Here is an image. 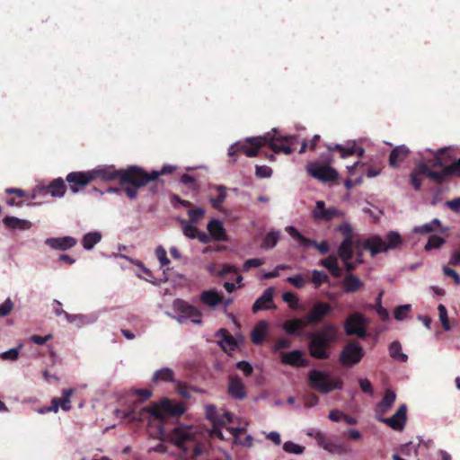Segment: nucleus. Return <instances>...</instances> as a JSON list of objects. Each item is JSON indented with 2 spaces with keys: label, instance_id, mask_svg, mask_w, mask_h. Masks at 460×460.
Masks as SVG:
<instances>
[{
  "label": "nucleus",
  "instance_id": "obj_8",
  "mask_svg": "<svg viewBox=\"0 0 460 460\" xmlns=\"http://www.w3.org/2000/svg\"><path fill=\"white\" fill-rule=\"evenodd\" d=\"M308 384L314 390L323 394L341 390L343 386V381L340 377L331 378L325 372L316 369L309 372Z\"/></svg>",
  "mask_w": 460,
  "mask_h": 460
},
{
  "label": "nucleus",
  "instance_id": "obj_29",
  "mask_svg": "<svg viewBox=\"0 0 460 460\" xmlns=\"http://www.w3.org/2000/svg\"><path fill=\"white\" fill-rule=\"evenodd\" d=\"M329 151H339L341 158H346L349 155H357L358 157L363 156L364 149L362 147H357L355 143L348 144L346 146L341 145L328 146Z\"/></svg>",
  "mask_w": 460,
  "mask_h": 460
},
{
  "label": "nucleus",
  "instance_id": "obj_56",
  "mask_svg": "<svg viewBox=\"0 0 460 460\" xmlns=\"http://www.w3.org/2000/svg\"><path fill=\"white\" fill-rule=\"evenodd\" d=\"M13 308V303L10 298H7L3 304L0 305V316L4 317L8 315Z\"/></svg>",
  "mask_w": 460,
  "mask_h": 460
},
{
  "label": "nucleus",
  "instance_id": "obj_50",
  "mask_svg": "<svg viewBox=\"0 0 460 460\" xmlns=\"http://www.w3.org/2000/svg\"><path fill=\"white\" fill-rule=\"evenodd\" d=\"M411 305H400L394 310V318L398 321H402L408 316V314L411 312Z\"/></svg>",
  "mask_w": 460,
  "mask_h": 460
},
{
  "label": "nucleus",
  "instance_id": "obj_13",
  "mask_svg": "<svg viewBox=\"0 0 460 460\" xmlns=\"http://www.w3.org/2000/svg\"><path fill=\"white\" fill-rule=\"evenodd\" d=\"M368 319L360 313L349 314L344 322V331L347 335H356L361 339L367 337Z\"/></svg>",
  "mask_w": 460,
  "mask_h": 460
},
{
  "label": "nucleus",
  "instance_id": "obj_35",
  "mask_svg": "<svg viewBox=\"0 0 460 460\" xmlns=\"http://www.w3.org/2000/svg\"><path fill=\"white\" fill-rule=\"evenodd\" d=\"M320 265L327 269L333 277L340 278L341 276V270L339 267L337 258L334 255H330L327 258L321 260Z\"/></svg>",
  "mask_w": 460,
  "mask_h": 460
},
{
  "label": "nucleus",
  "instance_id": "obj_18",
  "mask_svg": "<svg viewBox=\"0 0 460 460\" xmlns=\"http://www.w3.org/2000/svg\"><path fill=\"white\" fill-rule=\"evenodd\" d=\"M175 167L172 165H164L160 171H152L147 172L143 168L137 166V185L146 186L151 181H155L160 175L169 174L174 171Z\"/></svg>",
  "mask_w": 460,
  "mask_h": 460
},
{
  "label": "nucleus",
  "instance_id": "obj_42",
  "mask_svg": "<svg viewBox=\"0 0 460 460\" xmlns=\"http://www.w3.org/2000/svg\"><path fill=\"white\" fill-rule=\"evenodd\" d=\"M279 236H280V234L278 231L269 232L265 235V237H264V239H263V241L261 243V247L263 249H267V250L268 249H272L273 247L276 246V244H277V243H278V241L279 239Z\"/></svg>",
  "mask_w": 460,
  "mask_h": 460
},
{
  "label": "nucleus",
  "instance_id": "obj_9",
  "mask_svg": "<svg viewBox=\"0 0 460 460\" xmlns=\"http://www.w3.org/2000/svg\"><path fill=\"white\" fill-rule=\"evenodd\" d=\"M206 418L211 423V429L208 430L209 436L224 440L225 437L222 429L226 424L233 422V414L222 410L219 411L214 405H208L206 407Z\"/></svg>",
  "mask_w": 460,
  "mask_h": 460
},
{
  "label": "nucleus",
  "instance_id": "obj_31",
  "mask_svg": "<svg viewBox=\"0 0 460 460\" xmlns=\"http://www.w3.org/2000/svg\"><path fill=\"white\" fill-rule=\"evenodd\" d=\"M228 393L233 398L237 400H243L245 397V388L243 383L239 377H233L230 379Z\"/></svg>",
  "mask_w": 460,
  "mask_h": 460
},
{
  "label": "nucleus",
  "instance_id": "obj_34",
  "mask_svg": "<svg viewBox=\"0 0 460 460\" xmlns=\"http://www.w3.org/2000/svg\"><path fill=\"white\" fill-rule=\"evenodd\" d=\"M45 193H49L53 197H63L66 186L62 178L53 180L48 186L42 188Z\"/></svg>",
  "mask_w": 460,
  "mask_h": 460
},
{
  "label": "nucleus",
  "instance_id": "obj_33",
  "mask_svg": "<svg viewBox=\"0 0 460 460\" xmlns=\"http://www.w3.org/2000/svg\"><path fill=\"white\" fill-rule=\"evenodd\" d=\"M305 325H308V324L305 323V318L304 319L296 318V319L286 321L283 323L282 328L287 334L298 336L301 334V331Z\"/></svg>",
  "mask_w": 460,
  "mask_h": 460
},
{
  "label": "nucleus",
  "instance_id": "obj_32",
  "mask_svg": "<svg viewBox=\"0 0 460 460\" xmlns=\"http://www.w3.org/2000/svg\"><path fill=\"white\" fill-rule=\"evenodd\" d=\"M342 286L345 293H355L363 287V282L358 276L348 273L342 281Z\"/></svg>",
  "mask_w": 460,
  "mask_h": 460
},
{
  "label": "nucleus",
  "instance_id": "obj_61",
  "mask_svg": "<svg viewBox=\"0 0 460 460\" xmlns=\"http://www.w3.org/2000/svg\"><path fill=\"white\" fill-rule=\"evenodd\" d=\"M358 384H359L361 390L364 393L368 394H373V393H374L373 386L368 379H367V378L359 379Z\"/></svg>",
  "mask_w": 460,
  "mask_h": 460
},
{
  "label": "nucleus",
  "instance_id": "obj_5",
  "mask_svg": "<svg viewBox=\"0 0 460 460\" xmlns=\"http://www.w3.org/2000/svg\"><path fill=\"white\" fill-rule=\"evenodd\" d=\"M402 243L401 235L394 231L389 232L385 239L379 236H373L363 243L358 251H354L357 255L356 262L360 264L363 262L362 256L364 250H369L372 256H375L380 252H385L388 250L395 249L399 247Z\"/></svg>",
  "mask_w": 460,
  "mask_h": 460
},
{
  "label": "nucleus",
  "instance_id": "obj_47",
  "mask_svg": "<svg viewBox=\"0 0 460 460\" xmlns=\"http://www.w3.org/2000/svg\"><path fill=\"white\" fill-rule=\"evenodd\" d=\"M283 450L289 454L301 455L305 451V447L292 441H287L283 445Z\"/></svg>",
  "mask_w": 460,
  "mask_h": 460
},
{
  "label": "nucleus",
  "instance_id": "obj_23",
  "mask_svg": "<svg viewBox=\"0 0 460 460\" xmlns=\"http://www.w3.org/2000/svg\"><path fill=\"white\" fill-rule=\"evenodd\" d=\"M273 292L274 288L271 287L265 289L262 295L255 300L252 308V313L256 314L259 311L274 307Z\"/></svg>",
  "mask_w": 460,
  "mask_h": 460
},
{
  "label": "nucleus",
  "instance_id": "obj_48",
  "mask_svg": "<svg viewBox=\"0 0 460 460\" xmlns=\"http://www.w3.org/2000/svg\"><path fill=\"white\" fill-rule=\"evenodd\" d=\"M438 314H439V320L441 322L442 327L445 331H450L451 326L449 324L448 316H447V311L445 305H439L438 307Z\"/></svg>",
  "mask_w": 460,
  "mask_h": 460
},
{
  "label": "nucleus",
  "instance_id": "obj_28",
  "mask_svg": "<svg viewBox=\"0 0 460 460\" xmlns=\"http://www.w3.org/2000/svg\"><path fill=\"white\" fill-rule=\"evenodd\" d=\"M396 399V394L392 390H387L385 393L383 399L377 403L376 408V418L383 417L393 406Z\"/></svg>",
  "mask_w": 460,
  "mask_h": 460
},
{
  "label": "nucleus",
  "instance_id": "obj_60",
  "mask_svg": "<svg viewBox=\"0 0 460 460\" xmlns=\"http://www.w3.org/2000/svg\"><path fill=\"white\" fill-rule=\"evenodd\" d=\"M291 346V341L286 338L278 339L274 344V350L279 351L284 349H288Z\"/></svg>",
  "mask_w": 460,
  "mask_h": 460
},
{
  "label": "nucleus",
  "instance_id": "obj_58",
  "mask_svg": "<svg viewBox=\"0 0 460 460\" xmlns=\"http://www.w3.org/2000/svg\"><path fill=\"white\" fill-rule=\"evenodd\" d=\"M287 282L290 283L296 288H302L305 284V280L300 275L288 277L287 279Z\"/></svg>",
  "mask_w": 460,
  "mask_h": 460
},
{
  "label": "nucleus",
  "instance_id": "obj_3",
  "mask_svg": "<svg viewBox=\"0 0 460 460\" xmlns=\"http://www.w3.org/2000/svg\"><path fill=\"white\" fill-rule=\"evenodd\" d=\"M424 176L432 180L437 184H442L452 176H460V158L448 166L444 167L440 172L431 170L423 162L416 164L409 175L410 183L415 190H420Z\"/></svg>",
  "mask_w": 460,
  "mask_h": 460
},
{
  "label": "nucleus",
  "instance_id": "obj_17",
  "mask_svg": "<svg viewBox=\"0 0 460 460\" xmlns=\"http://www.w3.org/2000/svg\"><path fill=\"white\" fill-rule=\"evenodd\" d=\"M66 181L68 182L71 191L76 193L93 181V177L91 171L72 172L66 175Z\"/></svg>",
  "mask_w": 460,
  "mask_h": 460
},
{
  "label": "nucleus",
  "instance_id": "obj_38",
  "mask_svg": "<svg viewBox=\"0 0 460 460\" xmlns=\"http://www.w3.org/2000/svg\"><path fill=\"white\" fill-rule=\"evenodd\" d=\"M215 190L217 192V197H210L209 202L213 208L215 209H221L223 203L226 200V187L219 185L216 186Z\"/></svg>",
  "mask_w": 460,
  "mask_h": 460
},
{
  "label": "nucleus",
  "instance_id": "obj_25",
  "mask_svg": "<svg viewBox=\"0 0 460 460\" xmlns=\"http://www.w3.org/2000/svg\"><path fill=\"white\" fill-rule=\"evenodd\" d=\"M281 362L296 367H306L308 365V360L304 358L303 352L297 349L284 354L281 358Z\"/></svg>",
  "mask_w": 460,
  "mask_h": 460
},
{
  "label": "nucleus",
  "instance_id": "obj_12",
  "mask_svg": "<svg viewBox=\"0 0 460 460\" xmlns=\"http://www.w3.org/2000/svg\"><path fill=\"white\" fill-rule=\"evenodd\" d=\"M332 160L324 164L320 162H312L307 164L306 171L310 176L323 182L333 181L339 177L338 172L330 166Z\"/></svg>",
  "mask_w": 460,
  "mask_h": 460
},
{
  "label": "nucleus",
  "instance_id": "obj_53",
  "mask_svg": "<svg viewBox=\"0 0 460 460\" xmlns=\"http://www.w3.org/2000/svg\"><path fill=\"white\" fill-rule=\"evenodd\" d=\"M155 254L160 262L161 268L167 266L170 263V260L167 258L166 251L162 246L156 248Z\"/></svg>",
  "mask_w": 460,
  "mask_h": 460
},
{
  "label": "nucleus",
  "instance_id": "obj_19",
  "mask_svg": "<svg viewBox=\"0 0 460 460\" xmlns=\"http://www.w3.org/2000/svg\"><path fill=\"white\" fill-rule=\"evenodd\" d=\"M377 420L385 423L394 430H402L407 420V407L402 404L391 418L378 416Z\"/></svg>",
  "mask_w": 460,
  "mask_h": 460
},
{
  "label": "nucleus",
  "instance_id": "obj_63",
  "mask_svg": "<svg viewBox=\"0 0 460 460\" xmlns=\"http://www.w3.org/2000/svg\"><path fill=\"white\" fill-rule=\"evenodd\" d=\"M255 173L260 178H266V177H270L271 175L272 170L270 167L265 166V165H263V166L257 165Z\"/></svg>",
  "mask_w": 460,
  "mask_h": 460
},
{
  "label": "nucleus",
  "instance_id": "obj_51",
  "mask_svg": "<svg viewBox=\"0 0 460 460\" xmlns=\"http://www.w3.org/2000/svg\"><path fill=\"white\" fill-rule=\"evenodd\" d=\"M339 232L344 236L343 240L355 241L352 236V228L349 224L342 223L338 227Z\"/></svg>",
  "mask_w": 460,
  "mask_h": 460
},
{
  "label": "nucleus",
  "instance_id": "obj_45",
  "mask_svg": "<svg viewBox=\"0 0 460 460\" xmlns=\"http://www.w3.org/2000/svg\"><path fill=\"white\" fill-rule=\"evenodd\" d=\"M440 226L441 223L438 219H433L430 223L415 227L414 232L419 234H429L433 232L435 228L439 227Z\"/></svg>",
  "mask_w": 460,
  "mask_h": 460
},
{
  "label": "nucleus",
  "instance_id": "obj_16",
  "mask_svg": "<svg viewBox=\"0 0 460 460\" xmlns=\"http://www.w3.org/2000/svg\"><path fill=\"white\" fill-rule=\"evenodd\" d=\"M286 231L294 239L299 241L300 245L305 248H309L313 246L315 249H317L321 254H327L330 251L329 243L326 241L317 243L315 240L308 239L305 237L302 234H300L294 226H287Z\"/></svg>",
  "mask_w": 460,
  "mask_h": 460
},
{
  "label": "nucleus",
  "instance_id": "obj_37",
  "mask_svg": "<svg viewBox=\"0 0 460 460\" xmlns=\"http://www.w3.org/2000/svg\"><path fill=\"white\" fill-rule=\"evenodd\" d=\"M202 301L208 306H216L223 302V296L215 290L203 291Z\"/></svg>",
  "mask_w": 460,
  "mask_h": 460
},
{
  "label": "nucleus",
  "instance_id": "obj_43",
  "mask_svg": "<svg viewBox=\"0 0 460 460\" xmlns=\"http://www.w3.org/2000/svg\"><path fill=\"white\" fill-rule=\"evenodd\" d=\"M225 332L223 339L219 341L220 346L225 351L234 350L237 348V343L234 338L230 335L226 330H222Z\"/></svg>",
  "mask_w": 460,
  "mask_h": 460
},
{
  "label": "nucleus",
  "instance_id": "obj_6",
  "mask_svg": "<svg viewBox=\"0 0 460 460\" xmlns=\"http://www.w3.org/2000/svg\"><path fill=\"white\" fill-rule=\"evenodd\" d=\"M171 202L174 208L181 207L190 208L187 212L189 219L178 218V221L185 236L190 239L197 238L201 241V232L195 226V224L201 218V208H191L192 204L190 201L183 200L177 195L171 197Z\"/></svg>",
  "mask_w": 460,
  "mask_h": 460
},
{
  "label": "nucleus",
  "instance_id": "obj_21",
  "mask_svg": "<svg viewBox=\"0 0 460 460\" xmlns=\"http://www.w3.org/2000/svg\"><path fill=\"white\" fill-rule=\"evenodd\" d=\"M45 243L53 250L66 251L75 247L77 240L72 236L49 237L45 240Z\"/></svg>",
  "mask_w": 460,
  "mask_h": 460
},
{
  "label": "nucleus",
  "instance_id": "obj_1",
  "mask_svg": "<svg viewBox=\"0 0 460 460\" xmlns=\"http://www.w3.org/2000/svg\"><path fill=\"white\" fill-rule=\"evenodd\" d=\"M186 411L185 403L173 402L169 398H163L154 402L150 407L137 410L135 407L128 410H114L117 418L127 420L128 422L150 421L151 418L161 422L158 427V438L167 441L182 450L185 456L196 457L201 454V431L198 427L191 425H177L170 432H166L163 422L167 418H179Z\"/></svg>",
  "mask_w": 460,
  "mask_h": 460
},
{
  "label": "nucleus",
  "instance_id": "obj_52",
  "mask_svg": "<svg viewBox=\"0 0 460 460\" xmlns=\"http://www.w3.org/2000/svg\"><path fill=\"white\" fill-rule=\"evenodd\" d=\"M21 348H22V345H19L17 348H13V349L4 352L1 355V358L4 360H10V361L16 360L19 357V351H20Z\"/></svg>",
  "mask_w": 460,
  "mask_h": 460
},
{
  "label": "nucleus",
  "instance_id": "obj_22",
  "mask_svg": "<svg viewBox=\"0 0 460 460\" xmlns=\"http://www.w3.org/2000/svg\"><path fill=\"white\" fill-rule=\"evenodd\" d=\"M361 246V241L357 239L355 241L343 240L339 246L338 255L342 261H350L353 257L354 251H358Z\"/></svg>",
  "mask_w": 460,
  "mask_h": 460
},
{
  "label": "nucleus",
  "instance_id": "obj_27",
  "mask_svg": "<svg viewBox=\"0 0 460 460\" xmlns=\"http://www.w3.org/2000/svg\"><path fill=\"white\" fill-rule=\"evenodd\" d=\"M73 394L74 389L68 388L63 390L62 397H54L51 400L53 411L58 412L59 407L65 411H69L71 409L70 398Z\"/></svg>",
  "mask_w": 460,
  "mask_h": 460
},
{
  "label": "nucleus",
  "instance_id": "obj_44",
  "mask_svg": "<svg viewBox=\"0 0 460 460\" xmlns=\"http://www.w3.org/2000/svg\"><path fill=\"white\" fill-rule=\"evenodd\" d=\"M329 280L330 278L326 273L317 270H314L312 271L311 281L314 284L316 288H318L323 283L329 282Z\"/></svg>",
  "mask_w": 460,
  "mask_h": 460
},
{
  "label": "nucleus",
  "instance_id": "obj_46",
  "mask_svg": "<svg viewBox=\"0 0 460 460\" xmlns=\"http://www.w3.org/2000/svg\"><path fill=\"white\" fill-rule=\"evenodd\" d=\"M446 240L443 237L438 235H430L428 243L425 245L426 251H430L432 249H437L442 246L445 243Z\"/></svg>",
  "mask_w": 460,
  "mask_h": 460
},
{
  "label": "nucleus",
  "instance_id": "obj_59",
  "mask_svg": "<svg viewBox=\"0 0 460 460\" xmlns=\"http://www.w3.org/2000/svg\"><path fill=\"white\" fill-rule=\"evenodd\" d=\"M443 272L446 276L452 278L456 285H460V276L454 269H451L447 266H444Z\"/></svg>",
  "mask_w": 460,
  "mask_h": 460
},
{
  "label": "nucleus",
  "instance_id": "obj_2",
  "mask_svg": "<svg viewBox=\"0 0 460 460\" xmlns=\"http://www.w3.org/2000/svg\"><path fill=\"white\" fill-rule=\"evenodd\" d=\"M297 143V136H280L274 130L273 134L269 132L265 136L247 138L244 143L237 142L232 145L228 149V155L233 157L238 153H243L248 157H254L264 146H268L275 154L290 155L296 150Z\"/></svg>",
  "mask_w": 460,
  "mask_h": 460
},
{
  "label": "nucleus",
  "instance_id": "obj_15",
  "mask_svg": "<svg viewBox=\"0 0 460 460\" xmlns=\"http://www.w3.org/2000/svg\"><path fill=\"white\" fill-rule=\"evenodd\" d=\"M153 382H172L176 384L178 393L183 398H190V394L189 388L181 382L175 381L174 372L170 367H163L154 373Z\"/></svg>",
  "mask_w": 460,
  "mask_h": 460
},
{
  "label": "nucleus",
  "instance_id": "obj_41",
  "mask_svg": "<svg viewBox=\"0 0 460 460\" xmlns=\"http://www.w3.org/2000/svg\"><path fill=\"white\" fill-rule=\"evenodd\" d=\"M217 274L221 277H228V276H235L236 275V283H241L243 280V277L238 274V269L235 266L225 264L218 270Z\"/></svg>",
  "mask_w": 460,
  "mask_h": 460
},
{
  "label": "nucleus",
  "instance_id": "obj_30",
  "mask_svg": "<svg viewBox=\"0 0 460 460\" xmlns=\"http://www.w3.org/2000/svg\"><path fill=\"white\" fill-rule=\"evenodd\" d=\"M410 150L406 146H398L394 147L389 155V165L398 167L409 155Z\"/></svg>",
  "mask_w": 460,
  "mask_h": 460
},
{
  "label": "nucleus",
  "instance_id": "obj_39",
  "mask_svg": "<svg viewBox=\"0 0 460 460\" xmlns=\"http://www.w3.org/2000/svg\"><path fill=\"white\" fill-rule=\"evenodd\" d=\"M102 240V234L100 232H90L84 235L82 240L83 247L85 250H91Z\"/></svg>",
  "mask_w": 460,
  "mask_h": 460
},
{
  "label": "nucleus",
  "instance_id": "obj_10",
  "mask_svg": "<svg viewBox=\"0 0 460 460\" xmlns=\"http://www.w3.org/2000/svg\"><path fill=\"white\" fill-rule=\"evenodd\" d=\"M172 309L177 314L176 318L180 323L190 320L193 323H201V313L199 310L183 299H175L172 303Z\"/></svg>",
  "mask_w": 460,
  "mask_h": 460
},
{
  "label": "nucleus",
  "instance_id": "obj_26",
  "mask_svg": "<svg viewBox=\"0 0 460 460\" xmlns=\"http://www.w3.org/2000/svg\"><path fill=\"white\" fill-rule=\"evenodd\" d=\"M269 333V323L265 320H261L256 323L251 332V341L255 345H261L264 342Z\"/></svg>",
  "mask_w": 460,
  "mask_h": 460
},
{
  "label": "nucleus",
  "instance_id": "obj_4",
  "mask_svg": "<svg viewBox=\"0 0 460 460\" xmlns=\"http://www.w3.org/2000/svg\"><path fill=\"white\" fill-rule=\"evenodd\" d=\"M337 328L333 323H327L310 336L308 349L311 357L317 359H328V349L332 342L336 340Z\"/></svg>",
  "mask_w": 460,
  "mask_h": 460
},
{
  "label": "nucleus",
  "instance_id": "obj_7",
  "mask_svg": "<svg viewBox=\"0 0 460 460\" xmlns=\"http://www.w3.org/2000/svg\"><path fill=\"white\" fill-rule=\"evenodd\" d=\"M93 181L101 179L105 181L118 180L121 185L134 183L137 185V165H132L123 170H117L114 165L100 166L91 170Z\"/></svg>",
  "mask_w": 460,
  "mask_h": 460
},
{
  "label": "nucleus",
  "instance_id": "obj_24",
  "mask_svg": "<svg viewBox=\"0 0 460 460\" xmlns=\"http://www.w3.org/2000/svg\"><path fill=\"white\" fill-rule=\"evenodd\" d=\"M207 229L209 237L214 241H226L227 234L223 223L218 219H212L208 223Z\"/></svg>",
  "mask_w": 460,
  "mask_h": 460
},
{
  "label": "nucleus",
  "instance_id": "obj_36",
  "mask_svg": "<svg viewBox=\"0 0 460 460\" xmlns=\"http://www.w3.org/2000/svg\"><path fill=\"white\" fill-rule=\"evenodd\" d=\"M5 226L13 229L28 230L31 227V223L28 220L20 219L15 217H5L4 218Z\"/></svg>",
  "mask_w": 460,
  "mask_h": 460
},
{
  "label": "nucleus",
  "instance_id": "obj_20",
  "mask_svg": "<svg viewBox=\"0 0 460 460\" xmlns=\"http://www.w3.org/2000/svg\"><path fill=\"white\" fill-rule=\"evenodd\" d=\"M343 217V213L338 208L332 207L329 208H325V203L323 200L316 202L315 208L313 211V217L315 220L331 221L335 217Z\"/></svg>",
  "mask_w": 460,
  "mask_h": 460
},
{
  "label": "nucleus",
  "instance_id": "obj_62",
  "mask_svg": "<svg viewBox=\"0 0 460 460\" xmlns=\"http://www.w3.org/2000/svg\"><path fill=\"white\" fill-rule=\"evenodd\" d=\"M236 367L243 371V374L246 376H249L252 375V367L251 366L250 363H248L247 361H239L237 364H236Z\"/></svg>",
  "mask_w": 460,
  "mask_h": 460
},
{
  "label": "nucleus",
  "instance_id": "obj_55",
  "mask_svg": "<svg viewBox=\"0 0 460 460\" xmlns=\"http://www.w3.org/2000/svg\"><path fill=\"white\" fill-rule=\"evenodd\" d=\"M447 151L446 148H440L434 155V159H433V164H432V167L433 168H437V167H440V168H444L445 165H444V163H443V159H442V155ZM447 165H446L447 167Z\"/></svg>",
  "mask_w": 460,
  "mask_h": 460
},
{
  "label": "nucleus",
  "instance_id": "obj_64",
  "mask_svg": "<svg viewBox=\"0 0 460 460\" xmlns=\"http://www.w3.org/2000/svg\"><path fill=\"white\" fill-rule=\"evenodd\" d=\"M53 336L51 334H48L46 336H40V335H32L31 336V341L38 345H43L48 341L51 340Z\"/></svg>",
  "mask_w": 460,
  "mask_h": 460
},
{
  "label": "nucleus",
  "instance_id": "obj_40",
  "mask_svg": "<svg viewBox=\"0 0 460 460\" xmlns=\"http://www.w3.org/2000/svg\"><path fill=\"white\" fill-rule=\"evenodd\" d=\"M390 357L399 362H406L408 356L402 352V345L399 341H393L389 346Z\"/></svg>",
  "mask_w": 460,
  "mask_h": 460
},
{
  "label": "nucleus",
  "instance_id": "obj_54",
  "mask_svg": "<svg viewBox=\"0 0 460 460\" xmlns=\"http://www.w3.org/2000/svg\"><path fill=\"white\" fill-rule=\"evenodd\" d=\"M264 263H265V261L263 259H260V258L249 259V260L245 261V262L243 264V270L248 271V270H250V269L260 267V266L263 265Z\"/></svg>",
  "mask_w": 460,
  "mask_h": 460
},
{
  "label": "nucleus",
  "instance_id": "obj_11",
  "mask_svg": "<svg viewBox=\"0 0 460 460\" xmlns=\"http://www.w3.org/2000/svg\"><path fill=\"white\" fill-rule=\"evenodd\" d=\"M365 355L363 347L355 341H349L341 349L339 361L343 367L358 364Z\"/></svg>",
  "mask_w": 460,
  "mask_h": 460
},
{
  "label": "nucleus",
  "instance_id": "obj_49",
  "mask_svg": "<svg viewBox=\"0 0 460 460\" xmlns=\"http://www.w3.org/2000/svg\"><path fill=\"white\" fill-rule=\"evenodd\" d=\"M283 300L288 304L291 309H296L299 305V299L295 293L285 292L282 296Z\"/></svg>",
  "mask_w": 460,
  "mask_h": 460
},
{
  "label": "nucleus",
  "instance_id": "obj_14",
  "mask_svg": "<svg viewBox=\"0 0 460 460\" xmlns=\"http://www.w3.org/2000/svg\"><path fill=\"white\" fill-rule=\"evenodd\" d=\"M333 312L332 305L323 301L315 302L308 314L304 317L308 325H316Z\"/></svg>",
  "mask_w": 460,
  "mask_h": 460
},
{
  "label": "nucleus",
  "instance_id": "obj_57",
  "mask_svg": "<svg viewBox=\"0 0 460 460\" xmlns=\"http://www.w3.org/2000/svg\"><path fill=\"white\" fill-rule=\"evenodd\" d=\"M288 268H289V266H288L286 264H279L272 271L266 272L263 275V279H269L277 278L279 276V270H287Z\"/></svg>",
  "mask_w": 460,
  "mask_h": 460
}]
</instances>
